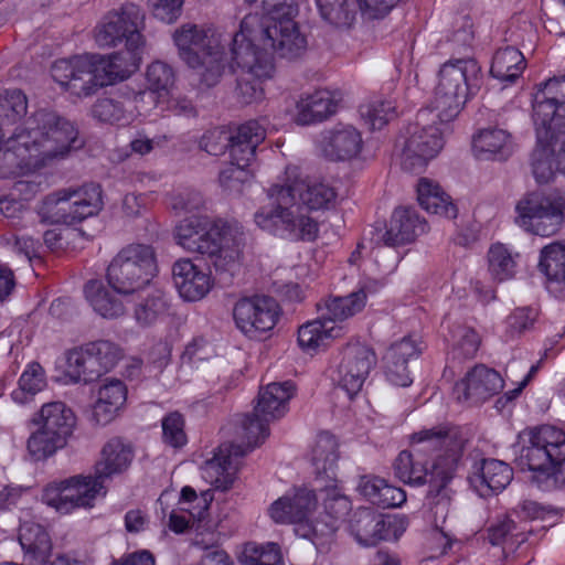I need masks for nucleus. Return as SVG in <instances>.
I'll return each mask as SVG.
<instances>
[{"label": "nucleus", "instance_id": "obj_1", "mask_svg": "<svg viewBox=\"0 0 565 565\" xmlns=\"http://www.w3.org/2000/svg\"><path fill=\"white\" fill-rule=\"evenodd\" d=\"M267 195L270 203L255 212V224L271 235L301 242H313L319 234V223L309 212L331 210L338 199L335 188L321 180L273 184Z\"/></svg>", "mask_w": 565, "mask_h": 565}, {"label": "nucleus", "instance_id": "obj_2", "mask_svg": "<svg viewBox=\"0 0 565 565\" xmlns=\"http://www.w3.org/2000/svg\"><path fill=\"white\" fill-rule=\"evenodd\" d=\"M220 228L231 227L206 215L193 214L178 223L174 239L184 250L209 257L217 269L230 270L242 257L243 238H233L230 245L227 232Z\"/></svg>", "mask_w": 565, "mask_h": 565}, {"label": "nucleus", "instance_id": "obj_3", "mask_svg": "<svg viewBox=\"0 0 565 565\" xmlns=\"http://www.w3.org/2000/svg\"><path fill=\"white\" fill-rule=\"evenodd\" d=\"M173 41L179 57L194 72L202 85L213 87L221 81L228 66V58L220 34L185 23L174 31Z\"/></svg>", "mask_w": 565, "mask_h": 565}, {"label": "nucleus", "instance_id": "obj_4", "mask_svg": "<svg viewBox=\"0 0 565 565\" xmlns=\"http://www.w3.org/2000/svg\"><path fill=\"white\" fill-rule=\"evenodd\" d=\"M481 85L482 71L475 58H456L444 63L436 87L434 118L441 124L454 120Z\"/></svg>", "mask_w": 565, "mask_h": 565}, {"label": "nucleus", "instance_id": "obj_5", "mask_svg": "<svg viewBox=\"0 0 565 565\" xmlns=\"http://www.w3.org/2000/svg\"><path fill=\"white\" fill-rule=\"evenodd\" d=\"M233 38L234 43L252 45L256 50L271 55L276 53L289 60L300 56L307 47L306 36L294 18L262 24L258 14H247Z\"/></svg>", "mask_w": 565, "mask_h": 565}, {"label": "nucleus", "instance_id": "obj_6", "mask_svg": "<svg viewBox=\"0 0 565 565\" xmlns=\"http://www.w3.org/2000/svg\"><path fill=\"white\" fill-rule=\"evenodd\" d=\"M271 420L256 415H246L242 423L246 445L222 444L214 457L205 461L202 477L214 489L226 491L232 488L239 467V460L253 450L269 435L268 425Z\"/></svg>", "mask_w": 565, "mask_h": 565}, {"label": "nucleus", "instance_id": "obj_7", "mask_svg": "<svg viewBox=\"0 0 565 565\" xmlns=\"http://www.w3.org/2000/svg\"><path fill=\"white\" fill-rule=\"evenodd\" d=\"M520 461L533 472L539 487L551 478L565 487V433L551 425H542L530 433L529 445L523 447Z\"/></svg>", "mask_w": 565, "mask_h": 565}, {"label": "nucleus", "instance_id": "obj_8", "mask_svg": "<svg viewBox=\"0 0 565 565\" xmlns=\"http://www.w3.org/2000/svg\"><path fill=\"white\" fill-rule=\"evenodd\" d=\"M467 439L457 427L439 425L425 428L411 436V447L416 455L430 461V476L454 478Z\"/></svg>", "mask_w": 565, "mask_h": 565}, {"label": "nucleus", "instance_id": "obj_9", "mask_svg": "<svg viewBox=\"0 0 565 565\" xmlns=\"http://www.w3.org/2000/svg\"><path fill=\"white\" fill-rule=\"evenodd\" d=\"M158 273L152 246L130 244L121 248L107 267L106 278L117 294L131 295L150 284Z\"/></svg>", "mask_w": 565, "mask_h": 565}, {"label": "nucleus", "instance_id": "obj_10", "mask_svg": "<svg viewBox=\"0 0 565 565\" xmlns=\"http://www.w3.org/2000/svg\"><path fill=\"white\" fill-rule=\"evenodd\" d=\"M430 117H434L431 110H419L416 121L409 124L396 139L401 164L407 171H420L444 147L443 131L429 124Z\"/></svg>", "mask_w": 565, "mask_h": 565}, {"label": "nucleus", "instance_id": "obj_11", "mask_svg": "<svg viewBox=\"0 0 565 565\" xmlns=\"http://www.w3.org/2000/svg\"><path fill=\"white\" fill-rule=\"evenodd\" d=\"M515 210V221L526 232L546 237L555 235L565 221V190L527 193Z\"/></svg>", "mask_w": 565, "mask_h": 565}, {"label": "nucleus", "instance_id": "obj_12", "mask_svg": "<svg viewBox=\"0 0 565 565\" xmlns=\"http://www.w3.org/2000/svg\"><path fill=\"white\" fill-rule=\"evenodd\" d=\"M102 207V188L90 183L78 189H62L47 195L41 213L51 223L72 225L96 215Z\"/></svg>", "mask_w": 565, "mask_h": 565}, {"label": "nucleus", "instance_id": "obj_13", "mask_svg": "<svg viewBox=\"0 0 565 565\" xmlns=\"http://www.w3.org/2000/svg\"><path fill=\"white\" fill-rule=\"evenodd\" d=\"M106 483L93 472L77 475L49 483L42 493V501L62 514L76 509H92L98 497L107 493Z\"/></svg>", "mask_w": 565, "mask_h": 565}, {"label": "nucleus", "instance_id": "obj_14", "mask_svg": "<svg viewBox=\"0 0 565 565\" xmlns=\"http://www.w3.org/2000/svg\"><path fill=\"white\" fill-rule=\"evenodd\" d=\"M232 61L241 73L237 77L236 96L242 104H252L264 96L263 82L271 78L275 64L271 54L252 45L234 43L231 46Z\"/></svg>", "mask_w": 565, "mask_h": 565}, {"label": "nucleus", "instance_id": "obj_15", "mask_svg": "<svg viewBox=\"0 0 565 565\" xmlns=\"http://www.w3.org/2000/svg\"><path fill=\"white\" fill-rule=\"evenodd\" d=\"M317 498L312 490L298 489L292 495L286 494L269 508V515L276 523H299L297 533L302 537L309 539L313 544H322L321 536L330 537L335 531L333 523L326 524V531L319 530V523L302 524L315 510Z\"/></svg>", "mask_w": 565, "mask_h": 565}, {"label": "nucleus", "instance_id": "obj_16", "mask_svg": "<svg viewBox=\"0 0 565 565\" xmlns=\"http://www.w3.org/2000/svg\"><path fill=\"white\" fill-rule=\"evenodd\" d=\"M142 20L138 6L125 3L104 17L96 26L95 41L100 47L116 46L121 42H125V47H140L143 43L139 32Z\"/></svg>", "mask_w": 565, "mask_h": 565}, {"label": "nucleus", "instance_id": "obj_17", "mask_svg": "<svg viewBox=\"0 0 565 565\" xmlns=\"http://www.w3.org/2000/svg\"><path fill=\"white\" fill-rule=\"evenodd\" d=\"M233 318L238 330L256 338L274 329L279 318V306L267 296L242 298L233 308Z\"/></svg>", "mask_w": 565, "mask_h": 565}, {"label": "nucleus", "instance_id": "obj_18", "mask_svg": "<svg viewBox=\"0 0 565 565\" xmlns=\"http://www.w3.org/2000/svg\"><path fill=\"white\" fill-rule=\"evenodd\" d=\"M376 363V354L371 347L360 342L349 343L342 351L334 380L352 398L361 391Z\"/></svg>", "mask_w": 565, "mask_h": 565}, {"label": "nucleus", "instance_id": "obj_19", "mask_svg": "<svg viewBox=\"0 0 565 565\" xmlns=\"http://www.w3.org/2000/svg\"><path fill=\"white\" fill-rule=\"evenodd\" d=\"M140 47H125L109 55H90L95 93L108 85L128 78L140 65Z\"/></svg>", "mask_w": 565, "mask_h": 565}, {"label": "nucleus", "instance_id": "obj_20", "mask_svg": "<svg viewBox=\"0 0 565 565\" xmlns=\"http://www.w3.org/2000/svg\"><path fill=\"white\" fill-rule=\"evenodd\" d=\"M93 62L90 55L75 56L70 60H58L52 65V77L61 86L77 97H88L95 94Z\"/></svg>", "mask_w": 565, "mask_h": 565}, {"label": "nucleus", "instance_id": "obj_21", "mask_svg": "<svg viewBox=\"0 0 565 565\" xmlns=\"http://www.w3.org/2000/svg\"><path fill=\"white\" fill-rule=\"evenodd\" d=\"M503 385L500 373L484 365H476L463 380L456 383L454 394L459 402L478 404L500 393Z\"/></svg>", "mask_w": 565, "mask_h": 565}, {"label": "nucleus", "instance_id": "obj_22", "mask_svg": "<svg viewBox=\"0 0 565 565\" xmlns=\"http://www.w3.org/2000/svg\"><path fill=\"white\" fill-rule=\"evenodd\" d=\"M172 277L180 296L188 301L201 300L213 285L210 274L189 258H181L173 264Z\"/></svg>", "mask_w": 565, "mask_h": 565}, {"label": "nucleus", "instance_id": "obj_23", "mask_svg": "<svg viewBox=\"0 0 565 565\" xmlns=\"http://www.w3.org/2000/svg\"><path fill=\"white\" fill-rule=\"evenodd\" d=\"M320 147L331 160H350L355 158L363 148L361 132L351 125H340L326 131Z\"/></svg>", "mask_w": 565, "mask_h": 565}, {"label": "nucleus", "instance_id": "obj_24", "mask_svg": "<svg viewBox=\"0 0 565 565\" xmlns=\"http://www.w3.org/2000/svg\"><path fill=\"white\" fill-rule=\"evenodd\" d=\"M419 353L420 350L411 337H405L393 343L383 358L384 373L387 381L401 387L411 385L412 379L407 369V362Z\"/></svg>", "mask_w": 565, "mask_h": 565}, {"label": "nucleus", "instance_id": "obj_25", "mask_svg": "<svg viewBox=\"0 0 565 565\" xmlns=\"http://www.w3.org/2000/svg\"><path fill=\"white\" fill-rule=\"evenodd\" d=\"M427 224L412 209H396L390 220L388 227L383 234L386 246H398L413 242L418 235L426 232Z\"/></svg>", "mask_w": 565, "mask_h": 565}, {"label": "nucleus", "instance_id": "obj_26", "mask_svg": "<svg viewBox=\"0 0 565 565\" xmlns=\"http://www.w3.org/2000/svg\"><path fill=\"white\" fill-rule=\"evenodd\" d=\"M472 149L480 159L503 161L512 156L514 142L508 130L488 127L473 136Z\"/></svg>", "mask_w": 565, "mask_h": 565}, {"label": "nucleus", "instance_id": "obj_27", "mask_svg": "<svg viewBox=\"0 0 565 565\" xmlns=\"http://www.w3.org/2000/svg\"><path fill=\"white\" fill-rule=\"evenodd\" d=\"M512 478L513 471L508 463L498 459H483L469 480L481 497H489L505 489Z\"/></svg>", "mask_w": 565, "mask_h": 565}, {"label": "nucleus", "instance_id": "obj_28", "mask_svg": "<svg viewBox=\"0 0 565 565\" xmlns=\"http://www.w3.org/2000/svg\"><path fill=\"white\" fill-rule=\"evenodd\" d=\"M230 157L239 166H249L255 159L256 148L265 140L266 129L258 120H248L230 135Z\"/></svg>", "mask_w": 565, "mask_h": 565}, {"label": "nucleus", "instance_id": "obj_29", "mask_svg": "<svg viewBox=\"0 0 565 565\" xmlns=\"http://www.w3.org/2000/svg\"><path fill=\"white\" fill-rule=\"evenodd\" d=\"M134 458L129 444L116 437L108 440L102 449L100 459L94 466V472L105 483L116 475L128 469Z\"/></svg>", "mask_w": 565, "mask_h": 565}, {"label": "nucleus", "instance_id": "obj_30", "mask_svg": "<svg viewBox=\"0 0 565 565\" xmlns=\"http://www.w3.org/2000/svg\"><path fill=\"white\" fill-rule=\"evenodd\" d=\"M127 399V387L120 380L107 379L98 390L93 406L92 420L96 425L110 423Z\"/></svg>", "mask_w": 565, "mask_h": 565}, {"label": "nucleus", "instance_id": "obj_31", "mask_svg": "<svg viewBox=\"0 0 565 565\" xmlns=\"http://www.w3.org/2000/svg\"><path fill=\"white\" fill-rule=\"evenodd\" d=\"M356 490L372 504L382 509L396 508L406 501V493L402 488L392 486L375 475L360 476Z\"/></svg>", "mask_w": 565, "mask_h": 565}, {"label": "nucleus", "instance_id": "obj_32", "mask_svg": "<svg viewBox=\"0 0 565 565\" xmlns=\"http://www.w3.org/2000/svg\"><path fill=\"white\" fill-rule=\"evenodd\" d=\"M370 290V286L365 285L345 297L338 296L324 299L318 305L319 315L329 324L341 326L344 320L353 317L364 308Z\"/></svg>", "mask_w": 565, "mask_h": 565}, {"label": "nucleus", "instance_id": "obj_33", "mask_svg": "<svg viewBox=\"0 0 565 565\" xmlns=\"http://www.w3.org/2000/svg\"><path fill=\"white\" fill-rule=\"evenodd\" d=\"M295 385L290 381L270 383L259 391L256 415L265 419H279L288 412V402L295 394Z\"/></svg>", "mask_w": 565, "mask_h": 565}, {"label": "nucleus", "instance_id": "obj_34", "mask_svg": "<svg viewBox=\"0 0 565 565\" xmlns=\"http://www.w3.org/2000/svg\"><path fill=\"white\" fill-rule=\"evenodd\" d=\"M339 445L333 435L323 431L318 435L312 448L311 462L318 480H326V488L329 483L337 481V469L339 460Z\"/></svg>", "mask_w": 565, "mask_h": 565}, {"label": "nucleus", "instance_id": "obj_35", "mask_svg": "<svg viewBox=\"0 0 565 565\" xmlns=\"http://www.w3.org/2000/svg\"><path fill=\"white\" fill-rule=\"evenodd\" d=\"M33 424L49 431H52L64 441L73 433L76 425V416L72 408L63 402H51L44 404L33 418Z\"/></svg>", "mask_w": 565, "mask_h": 565}, {"label": "nucleus", "instance_id": "obj_36", "mask_svg": "<svg viewBox=\"0 0 565 565\" xmlns=\"http://www.w3.org/2000/svg\"><path fill=\"white\" fill-rule=\"evenodd\" d=\"M539 267L547 278V289L565 299V245L552 243L541 250Z\"/></svg>", "mask_w": 565, "mask_h": 565}, {"label": "nucleus", "instance_id": "obj_37", "mask_svg": "<svg viewBox=\"0 0 565 565\" xmlns=\"http://www.w3.org/2000/svg\"><path fill=\"white\" fill-rule=\"evenodd\" d=\"M19 542L30 563L43 565L51 556L50 536L45 529L38 523H23L19 530Z\"/></svg>", "mask_w": 565, "mask_h": 565}, {"label": "nucleus", "instance_id": "obj_38", "mask_svg": "<svg viewBox=\"0 0 565 565\" xmlns=\"http://www.w3.org/2000/svg\"><path fill=\"white\" fill-rule=\"evenodd\" d=\"M395 477L402 482L409 486L429 484L430 479V461L416 451L403 450L398 454L393 463Z\"/></svg>", "mask_w": 565, "mask_h": 565}, {"label": "nucleus", "instance_id": "obj_39", "mask_svg": "<svg viewBox=\"0 0 565 565\" xmlns=\"http://www.w3.org/2000/svg\"><path fill=\"white\" fill-rule=\"evenodd\" d=\"M351 533L364 546L376 544L386 539V522L383 516L372 509H359L350 523Z\"/></svg>", "mask_w": 565, "mask_h": 565}, {"label": "nucleus", "instance_id": "obj_40", "mask_svg": "<svg viewBox=\"0 0 565 565\" xmlns=\"http://www.w3.org/2000/svg\"><path fill=\"white\" fill-rule=\"evenodd\" d=\"M335 110L337 103L330 92L319 89L301 97L297 103L296 121L303 126L322 121L333 115Z\"/></svg>", "mask_w": 565, "mask_h": 565}, {"label": "nucleus", "instance_id": "obj_41", "mask_svg": "<svg viewBox=\"0 0 565 565\" xmlns=\"http://www.w3.org/2000/svg\"><path fill=\"white\" fill-rule=\"evenodd\" d=\"M417 200L419 205L428 213L455 218L457 207L450 196L440 188V185L427 178H422L417 185Z\"/></svg>", "mask_w": 565, "mask_h": 565}, {"label": "nucleus", "instance_id": "obj_42", "mask_svg": "<svg viewBox=\"0 0 565 565\" xmlns=\"http://www.w3.org/2000/svg\"><path fill=\"white\" fill-rule=\"evenodd\" d=\"M452 478L430 476L427 507L429 520L436 529H443L451 509L452 491L448 487Z\"/></svg>", "mask_w": 565, "mask_h": 565}, {"label": "nucleus", "instance_id": "obj_43", "mask_svg": "<svg viewBox=\"0 0 565 565\" xmlns=\"http://www.w3.org/2000/svg\"><path fill=\"white\" fill-rule=\"evenodd\" d=\"M84 295L93 309L103 318L116 319L125 315L121 299L107 289L100 280H89L84 286Z\"/></svg>", "mask_w": 565, "mask_h": 565}, {"label": "nucleus", "instance_id": "obj_44", "mask_svg": "<svg viewBox=\"0 0 565 565\" xmlns=\"http://www.w3.org/2000/svg\"><path fill=\"white\" fill-rule=\"evenodd\" d=\"M525 66V58L520 49L505 46L494 53L490 74L502 83L512 84L521 76Z\"/></svg>", "mask_w": 565, "mask_h": 565}, {"label": "nucleus", "instance_id": "obj_45", "mask_svg": "<svg viewBox=\"0 0 565 565\" xmlns=\"http://www.w3.org/2000/svg\"><path fill=\"white\" fill-rule=\"evenodd\" d=\"M343 327L329 324L320 315L317 319L308 321L298 330V343L308 351L327 345L331 340L340 338Z\"/></svg>", "mask_w": 565, "mask_h": 565}, {"label": "nucleus", "instance_id": "obj_46", "mask_svg": "<svg viewBox=\"0 0 565 565\" xmlns=\"http://www.w3.org/2000/svg\"><path fill=\"white\" fill-rule=\"evenodd\" d=\"M531 530L520 527L510 518H504L489 529V541L492 545H503V551L513 552L526 542Z\"/></svg>", "mask_w": 565, "mask_h": 565}, {"label": "nucleus", "instance_id": "obj_47", "mask_svg": "<svg viewBox=\"0 0 565 565\" xmlns=\"http://www.w3.org/2000/svg\"><path fill=\"white\" fill-rule=\"evenodd\" d=\"M565 119V108L551 102L544 94L536 92L533 98V121L536 136H546V129L553 127L556 122Z\"/></svg>", "mask_w": 565, "mask_h": 565}, {"label": "nucleus", "instance_id": "obj_48", "mask_svg": "<svg viewBox=\"0 0 565 565\" xmlns=\"http://www.w3.org/2000/svg\"><path fill=\"white\" fill-rule=\"evenodd\" d=\"M531 167L539 183H548L556 172L565 174V170L559 167L558 156H555L550 147L539 140L531 154Z\"/></svg>", "mask_w": 565, "mask_h": 565}, {"label": "nucleus", "instance_id": "obj_49", "mask_svg": "<svg viewBox=\"0 0 565 565\" xmlns=\"http://www.w3.org/2000/svg\"><path fill=\"white\" fill-rule=\"evenodd\" d=\"M84 347L90 356L98 377L114 369L122 356L119 345L108 340L89 342Z\"/></svg>", "mask_w": 565, "mask_h": 565}, {"label": "nucleus", "instance_id": "obj_50", "mask_svg": "<svg viewBox=\"0 0 565 565\" xmlns=\"http://www.w3.org/2000/svg\"><path fill=\"white\" fill-rule=\"evenodd\" d=\"M451 361L462 362L471 360L476 356L480 345L478 333L467 326H455L451 331Z\"/></svg>", "mask_w": 565, "mask_h": 565}, {"label": "nucleus", "instance_id": "obj_51", "mask_svg": "<svg viewBox=\"0 0 565 565\" xmlns=\"http://www.w3.org/2000/svg\"><path fill=\"white\" fill-rule=\"evenodd\" d=\"M67 443L40 426L30 435L26 441L28 454L33 460H44L53 456L58 449L65 447Z\"/></svg>", "mask_w": 565, "mask_h": 565}, {"label": "nucleus", "instance_id": "obj_52", "mask_svg": "<svg viewBox=\"0 0 565 565\" xmlns=\"http://www.w3.org/2000/svg\"><path fill=\"white\" fill-rule=\"evenodd\" d=\"M45 385L43 367L39 363H32L20 376L19 387L12 392V398L19 404H24Z\"/></svg>", "mask_w": 565, "mask_h": 565}, {"label": "nucleus", "instance_id": "obj_53", "mask_svg": "<svg viewBox=\"0 0 565 565\" xmlns=\"http://www.w3.org/2000/svg\"><path fill=\"white\" fill-rule=\"evenodd\" d=\"M65 374L73 383H89L98 379L90 356L84 345L68 353Z\"/></svg>", "mask_w": 565, "mask_h": 565}, {"label": "nucleus", "instance_id": "obj_54", "mask_svg": "<svg viewBox=\"0 0 565 565\" xmlns=\"http://www.w3.org/2000/svg\"><path fill=\"white\" fill-rule=\"evenodd\" d=\"M489 271L498 281L512 278L515 274L516 262L502 244L492 245L488 253Z\"/></svg>", "mask_w": 565, "mask_h": 565}, {"label": "nucleus", "instance_id": "obj_55", "mask_svg": "<svg viewBox=\"0 0 565 565\" xmlns=\"http://www.w3.org/2000/svg\"><path fill=\"white\" fill-rule=\"evenodd\" d=\"M241 561L246 565H284L280 548L276 543L265 545L247 543L244 546Z\"/></svg>", "mask_w": 565, "mask_h": 565}, {"label": "nucleus", "instance_id": "obj_56", "mask_svg": "<svg viewBox=\"0 0 565 565\" xmlns=\"http://www.w3.org/2000/svg\"><path fill=\"white\" fill-rule=\"evenodd\" d=\"M148 88L160 96L168 94L175 82V73L171 65L162 61H154L146 72Z\"/></svg>", "mask_w": 565, "mask_h": 565}, {"label": "nucleus", "instance_id": "obj_57", "mask_svg": "<svg viewBox=\"0 0 565 565\" xmlns=\"http://www.w3.org/2000/svg\"><path fill=\"white\" fill-rule=\"evenodd\" d=\"M361 117L371 129H382L396 117L395 105L391 100H374L360 107Z\"/></svg>", "mask_w": 565, "mask_h": 565}, {"label": "nucleus", "instance_id": "obj_58", "mask_svg": "<svg viewBox=\"0 0 565 565\" xmlns=\"http://www.w3.org/2000/svg\"><path fill=\"white\" fill-rule=\"evenodd\" d=\"M168 310V301L163 292L156 290L137 305L135 318L141 326H149Z\"/></svg>", "mask_w": 565, "mask_h": 565}, {"label": "nucleus", "instance_id": "obj_59", "mask_svg": "<svg viewBox=\"0 0 565 565\" xmlns=\"http://www.w3.org/2000/svg\"><path fill=\"white\" fill-rule=\"evenodd\" d=\"M323 20L335 26H349L354 13L349 9L348 0H317Z\"/></svg>", "mask_w": 565, "mask_h": 565}, {"label": "nucleus", "instance_id": "obj_60", "mask_svg": "<svg viewBox=\"0 0 565 565\" xmlns=\"http://www.w3.org/2000/svg\"><path fill=\"white\" fill-rule=\"evenodd\" d=\"M536 40L534 25L527 21H512L503 33V41L509 43L507 46L531 47Z\"/></svg>", "mask_w": 565, "mask_h": 565}, {"label": "nucleus", "instance_id": "obj_61", "mask_svg": "<svg viewBox=\"0 0 565 565\" xmlns=\"http://www.w3.org/2000/svg\"><path fill=\"white\" fill-rule=\"evenodd\" d=\"M26 108V97L20 89H9L0 96V118L8 122H15L25 115Z\"/></svg>", "mask_w": 565, "mask_h": 565}, {"label": "nucleus", "instance_id": "obj_62", "mask_svg": "<svg viewBox=\"0 0 565 565\" xmlns=\"http://www.w3.org/2000/svg\"><path fill=\"white\" fill-rule=\"evenodd\" d=\"M92 111L95 118L108 124L126 122L129 119L124 103L114 98L98 99Z\"/></svg>", "mask_w": 565, "mask_h": 565}, {"label": "nucleus", "instance_id": "obj_63", "mask_svg": "<svg viewBox=\"0 0 565 565\" xmlns=\"http://www.w3.org/2000/svg\"><path fill=\"white\" fill-rule=\"evenodd\" d=\"M263 17H259L262 24L292 19L298 13V7L294 0H263Z\"/></svg>", "mask_w": 565, "mask_h": 565}, {"label": "nucleus", "instance_id": "obj_64", "mask_svg": "<svg viewBox=\"0 0 565 565\" xmlns=\"http://www.w3.org/2000/svg\"><path fill=\"white\" fill-rule=\"evenodd\" d=\"M193 544L204 552L198 565H233L230 555L218 545L217 540L213 536L209 540L196 537Z\"/></svg>", "mask_w": 565, "mask_h": 565}]
</instances>
